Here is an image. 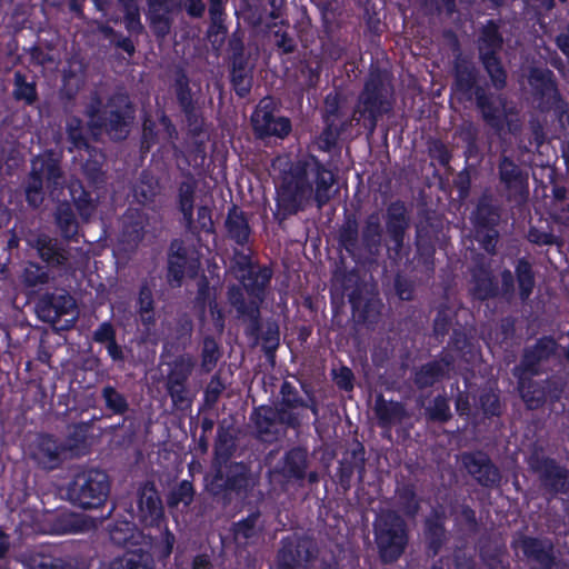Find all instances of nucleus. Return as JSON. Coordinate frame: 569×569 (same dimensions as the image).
I'll return each instance as SVG.
<instances>
[{
    "instance_id": "nucleus-57",
    "label": "nucleus",
    "mask_w": 569,
    "mask_h": 569,
    "mask_svg": "<svg viewBox=\"0 0 569 569\" xmlns=\"http://www.w3.org/2000/svg\"><path fill=\"white\" fill-rule=\"evenodd\" d=\"M210 311L214 321V327L217 330L221 331L223 329V315L220 309H218L217 305L210 306Z\"/></svg>"
},
{
    "instance_id": "nucleus-63",
    "label": "nucleus",
    "mask_w": 569,
    "mask_h": 569,
    "mask_svg": "<svg viewBox=\"0 0 569 569\" xmlns=\"http://www.w3.org/2000/svg\"><path fill=\"white\" fill-rule=\"evenodd\" d=\"M199 220L201 222V226L203 228H207L210 226V217H209V210L206 207H201L198 210Z\"/></svg>"
},
{
    "instance_id": "nucleus-47",
    "label": "nucleus",
    "mask_w": 569,
    "mask_h": 569,
    "mask_svg": "<svg viewBox=\"0 0 569 569\" xmlns=\"http://www.w3.org/2000/svg\"><path fill=\"white\" fill-rule=\"evenodd\" d=\"M114 330L109 322H103L94 332V340L101 343H109L114 340Z\"/></svg>"
},
{
    "instance_id": "nucleus-48",
    "label": "nucleus",
    "mask_w": 569,
    "mask_h": 569,
    "mask_svg": "<svg viewBox=\"0 0 569 569\" xmlns=\"http://www.w3.org/2000/svg\"><path fill=\"white\" fill-rule=\"evenodd\" d=\"M529 240L533 243H538V244H553V243H557V238L551 234V233H547V232H542V231H539L537 229H531L529 231Z\"/></svg>"
},
{
    "instance_id": "nucleus-8",
    "label": "nucleus",
    "mask_w": 569,
    "mask_h": 569,
    "mask_svg": "<svg viewBox=\"0 0 569 569\" xmlns=\"http://www.w3.org/2000/svg\"><path fill=\"white\" fill-rule=\"evenodd\" d=\"M501 41L496 24L489 22L482 30L479 50L485 68L497 87H501L506 79L505 71L495 57L497 50L500 49Z\"/></svg>"
},
{
    "instance_id": "nucleus-16",
    "label": "nucleus",
    "mask_w": 569,
    "mask_h": 569,
    "mask_svg": "<svg viewBox=\"0 0 569 569\" xmlns=\"http://www.w3.org/2000/svg\"><path fill=\"white\" fill-rule=\"evenodd\" d=\"M236 266L238 267L236 271L237 278L253 295H258L270 280V271L268 269L260 270L254 267L246 254L237 258Z\"/></svg>"
},
{
    "instance_id": "nucleus-54",
    "label": "nucleus",
    "mask_w": 569,
    "mask_h": 569,
    "mask_svg": "<svg viewBox=\"0 0 569 569\" xmlns=\"http://www.w3.org/2000/svg\"><path fill=\"white\" fill-rule=\"evenodd\" d=\"M127 26L130 30L137 31L140 29L139 16L133 8L128 9Z\"/></svg>"
},
{
    "instance_id": "nucleus-6",
    "label": "nucleus",
    "mask_w": 569,
    "mask_h": 569,
    "mask_svg": "<svg viewBox=\"0 0 569 569\" xmlns=\"http://www.w3.org/2000/svg\"><path fill=\"white\" fill-rule=\"evenodd\" d=\"M100 106L101 102L99 100H94L87 110L92 136H97L98 132L96 130L104 127L113 139L124 138L128 133L127 127L129 120L132 118L131 108L127 97L119 96L112 99L108 110L111 118L108 122H106L104 118L100 116ZM104 113H107V111H104Z\"/></svg>"
},
{
    "instance_id": "nucleus-52",
    "label": "nucleus",
    "mask_w": 569,
    "mask_h": 569,
    "mask_svg": "<svg viewBox=\"0 0 569 569\" xmlns=\"http://www.w3.org/2000/svg\"><path fill=\"white\" fill-rule=\"evenodd\" d=\"M152 303L151 292L148 289H142L139 297V311H151Z\"/></svg>"
},
{
    "instance_id": "nucleus-35",
    "label": "nucleus",
    "mask_w": 569,
    "mask_h": 569,
    "mask_svg": "<svg viewBox=\"0 0 569 569\" xmlns=\"http://www.w3.org/2000/svg\"><path fill=\"white\" fill-rule=\"evenodd\" d=\"M194 188L190 182L181 184L179 190L180 210L188 223L192 220Z\"/></svg>"
},
{
    "instance_id": "nucleus-34",
    "label": "nucleus",
    "mask_w": 569,
    "mask_h": 569,
    "mask_svg": "<svg viewBox=\"0 0 569 569\" xmlns=\"http://www.w3.org/2000/svg\"><path fill=\"white\" fill-rule=\"evenodd\" d=\"M13 93L17 99L24 100L28 103H32L37 97L34 83L27 81V78L20 72L14 74Z\"/></svg>"
},
{
    "instance_id": "nucleus-11",
    "label": "nucleus",
    "mask_w": 569,
    "mask_h": 569,
    "mask_svg": "<svg viewBox=\"0 0 569 569\" xmlns=\"http://www.w3.org/2000/svg\"><path fill=\"white\" fill-rule=\"evenodd\" d=\"M199 260L189 256L186 248L178 241L172 242L168 260V280L172 287L181 284L184 276H196Z\"/></svg>"
},
{
    "instance_id": "nucleus-53",
    "label": "nucleus",
    "mask_w": 569,
    "mask_h": 569,
    "mask_svg": "<svg viewBox=\"0 0 569 569\" xmlns=\"http://www.w3.org/2000/svg\"><path fill=\"white\" fill-rule=\"evenodd\" d=\"M449 406L443 399H439L436 401L435 409L432 411V417L445 420L448 417Z\"/></svg>"
},
{
    "instance_id": "nucleus-38",
    "label": "nucleus",
    "mask_w": 569,
    "mask_h": 569,
    "mask_svg": "<svg viewBox=\"0 0 569 569\" xmlns=\"http://www.w3.org/2000/svg\"><path fill=\"white\" fill-rule=\"evenodd\" d=\"M21 562L24 569H57L50 556L38 552L26 553Z\"/></svg>"
},
{
    "instance_id": "nucleus-17",
    "label": "nucleus",
    "mask_w": 569,
    "mask_h": 569,
    "mask_svg": "<svg viewBox=\"0 0 569 569\" xmlns=\"http://www.w3.org/2000/svg\"><path fill=\"white\" fill-rule=\"evenodd\" d=\"M462 465L477 481L485 486H491L499 481L498 470L490 463L483 453H470L462 456Z\"/></svg>"
},
{
    "instance_id": "nucleus-15",
    "label": "nucleus",
    "mask_w": 569,
    "mask_h": 569,
    "mask_svg": "<svg viewBox=\"0 0 569 569\" xmlns=\"http://www.w3.org/2000/svg\"><path fill=\"white\" fill-rule=\"evenodd\" d=\"M194 366L190 356L183 355L179 357L168 376V390L174 403L183 406L188 399L186 397L184 382Z\"/></svg>"
},
{
    "instance_id": "nucleus-64",
    "label": "nucleus",
    "mask_w": 569,
    "mask_h": 569,
    "mask_svg": "<svg viewBox=\"0 0 569 569\" xmlns=\"http://www.w3.org/2000/svg\"><path fill=\"white\" fill-rule=\"evenodd\" d=\"M557 44L565 54L569 56V38L568 37H566V36L558 37Z\"/></svg>"
},
{
    "instance_id": "nucleus-31",
    "label": "nucleus",
    "mask_w": 569,
    "mask_h": 569,
    "mask_svg": "<svg viewBox=\"0 0 569 569\" xmlns=\"http://www.w3.org/2000/svg\"><path fill=\"white\" fill-rule=\"evenodd\" d=\"M376 412L382 423L390 425L401 419L403 409L398 402L379 400L376 405Z\"/></svg>"
},
{
    "instance_id": "nucleus-39",
    "label": "nucleus",
    "mask_w": 569,
    "mask_h": 569,
    "mask_svg": "<svg viewBox=\"0 0 569 569\" xmlns=\"http://www.w3.org/2000/svg\"><path fill=\"white\" fill-rule=\"evenodd\" d=\"M456 78V89L468 94L475 82L473 69L469 66L457 64Z\"/></svg>"
},
{
    "instance_id": "nucleus-60",
    "label": "nucleus",
    "mask_w": 569,
    "mask_h": 569,
    "mask_svg": "<svg viewBox=\"0 0 569 569\" xmlns=\"http://www.w3.org/2000/svg\"><path fill=\"white\" fill-rule=\"evenodd\" d=\"M173 543H174V537L172 533H170L169 531L166 532L164 535V549L162 551V555L163 557H168L171 551H172V548H173Z\"/></svg>"
},
{
    "instance_id": "nucleus-7",
    "label": "nucleus",
    "mask_w": 569,
    "mask_h": 569,
    "mask_svg": "<svg viewBox=\"0 0 569 569\" xmlns=\"http://www.w3.org/2000/svg\"><path fill=\"white\" fill-rule=\"evenodd\" d=\"M254 485L248 468L243 463H228L217 455V470L212 478H207V489L213 495L222 490L241 491Z\"/></svg>"
},
{
    "instance_id": "nucleus-19",
    "label": "nucleus",
    "mask_w": 569,
    "mask_h": 569,
    "mask_svg": "<svg viewBox=\"0 0 569 569\" xmlns=\"http://www.w3.org/2000/svg\"><path fill=\"white\" fill-rule=\"evenodd\" d=\"M482 213L483 209L479 208L477 212V229L475 237L481 243L486 251L491 252L495 249L497 241V231L492 228L496 218L492 214L488 222L482 223L480 221V217L482 216Z\"/></svg>"
},
{
    "instance_id": "nucleus-9",
    "label": "nucleus",
    "mask_w": 569,
    "mask_h": 569,
    "mask_svg": "<svg viewBox=\"0 0 569 569\" xmlns=\"http://www.w3.org/2000/svg\"><path fill=\"white\" fill-rule=\"evenodd\" d=\"M270 106L271 101L266 99L259 103L251 117L253 129L259 137L283 138L291 130L290 121L284 117H276Z\"/></svg>"
},
{
    "instance_id": "nucleus-32",
    "label": "nucleus",
    "mask_w": 569,
    "mask_h": 569,
    "mask_svg": "<svg viewBox=\"0 0 569 569\" xmlns=\"http://www.w3.org/2000/svg\"><path fill=\"white\" fill-rule=\"evenodd\" d=\"M445 366L448 367L449 363L432 362L423 366L416 375L417 383L421 387L432 385L439 377L445 375Z\"/></svg>"
},
{
    "instance_id": "nucleus-50",
    "label": "nucleus",
    "mask_w": 569,
    "mask_h": 569,
    "mask_svg": "<svg viewBox=\"0 0 569 569\" xmlns=\"http://www.w3.org/2000/svg\"><path fill=\"white\" fill-rule=\"evenodd\" d=\"M481 406L486 413L496 415L498 412V397L495 393L482 396Z\"/></svg>"
},
{
    "instance_id": "nucleus-43",
    "label": "nucleus",
    "mask_w": 569,
    "mask_h": 569,
    "mask_svg": "<svg viewBox=\"0 0 569 569\" xmlns=\"http://www.w3.org/2000/svg\"><path fill=\"white\" fill-rule=\"evenodd\" d=\"M157 188L158 184L152 178L147 180L143 179L136 186L133 196L138 202L146 203L156 194Z\"/></svg>"
},
{
    "instance_id": "nucleus-13",
    "label": "nucleus",
    "mask_w": 569,
    "mask_h": 569,
    "mask_svg": "<svg viewBox=\"0 0 569 569\" xmlns=\"http://www.w3.org/2000/svg\"><path fill=\"white\" fill-rule=\"evenodd\" d=\"M389 107L386 97L382 93L380 87V80L372 77L365 87L363 93L360 97L358 106V112L361 116H367L370 120L371 126L376 123V119L379 114L387 111Z\"/></svg>"
},
{
    "instance_id": "nucleus-30",
    "label": "nucleus",
    "mask_w": 569,
    "mask_h": 569,
    "mask_svg": "<svg viewBox=\"0 0 569 569\" xmlns=\"http://www.w3.org/2000/svg\"><path fill=\"white\" fill-rule=\"evenodd\" d=\"M519 390L523 401L530 409L537 408L545 399V391L531 381H527L526 378H520Z\"/></svg>"
},
{
    "instance_id": "nucleus-3",
    "label": "nucleus",
    "mask_w": 569,
    "mask_h": 569,
    "mask_svg": "<svg viewBox=\"0 0 569 569\" xmlns=\"http://www.w3.org/2000/svg\"><path fill=\"white\" fill-rule=\"evenodd\" d=\"M44 187L52 197H56V191L63 187L59 161L52 154L39 156L32 161L26 187V197L30 206L38 207L42 203Z\"/></svg>"
},
{
    "instance_id": "nucleus-24",
    "label": "nucleus",
    "mask_w": 569,
    "mask_h": 569,
    "mask_svg": "<svg viewBox=\"0 0 569 569\" xmlns=\"http://www.w3.org/2000/svg\"><path fill=\"white\" fill-rule=\"evenodd\" d=\"M227 228L229 234L241 243L249 237V227L242 212L233 208L227 218Z\"/></svg>"
},
{
    "instance_id": "nucleus-62",
    "label": "nucleus",
    "mask_w": 569,
    "mask_h": 569,
    "mask_svg": "<svg viewBox=\"0 0 569 569\" xmlns=\"http://www.w3.org/2000/svg\"><path fill=\"white\" fill-rule=\"evenodd\" d=\"M10 547L9 537L0 531V558H3Z\"/></svg>"
},
{
    "instance_id": "nucleus-23",
    "label": "nucleus",
    "mask_w": 569,
    "mask_h": 569,
    "mask_svg": "<svg viewBox=\"0 0 569 569\" xmlns=\"http://www.w3.org/2000/svg\"><path fill=\"white\" fill-rule=\"evenodd\" d=\"M523 552L541 562L543 566H550L552 561V548L549 543L537 539H526L522 543Z\"/></svg>"
},
{
    "instance_id": "nucleus-21",
    "label": "nucleus",
    "mask_w": 569,
    "mask_h": 569,
    "mask_svg": "<svg viewBox=\"0 0 569 569\" xmlns=\"http://www.w3.org/2000/svg\"><path fill=\"white\" fill-rule=\"evenodd\" d=\"M548 486L553 490H560L566 483L565 471L552 460H543L536 467Z\"/></svg>"
},
{
    "instance_id": "nucleus-1",
    "label": "nucleus",
    "mask_w": 569,
    "mask_h": 569,
    "mask_svg": "<svg viewBox=\"0 0 569 569\" xmlns=\"http://www.w3.org/2000/svg\"><path fill=\"white\" fill-rule=\"evenodd\" d=\"M288 157H278L272 162L273 171L282 173L277 186V206L283 214L305 209L315 198L319 208L326 204L333 193L335 177L315 158L299 161L287 172Z\"/></svg>"
},
{
    "instance_id": "nucleus-45",
    "label": "nucleus",
    "mask_w": 569,
    "mask_h": 569,
    "mask_svg": "<svg viewBox=\"0 0 569 569\" xmlns=\"http://www.w3.org/2000/svg\"><path fill=\"white\" fill-rule=\"evenodd\" d=\"M258 520L257 515L249 516L246 520L240 521L236 525L234 535L237 539H248L252 537L254 532V526Z\"/></svg>"
},
{
    "instance_id": "nucleus-5",
    "label": "nucleus",
    "mask_w": 569,
    "mask_h": 569,
    "mask_svg": "<svg viewBox=\"0 0 569 569\" xmlns=\"http://www.w3.org/2000/svg\"><path fill=\"white\" fill-rule=\"evenodd\" d=\"M376 542L383 561L400 557L407 543L405 523L395 512H382L375 523Z\"/></svg>"
},
{
    "instance_id": "nucleus-37",
    "label": "nucleus",
    "mask_w": 569,
    "mask_h": 569,
    "mask_svg": "<svg viewBox=\"0 0 569 569\" xmlns=\"http://www.w3.org/2000/svg\"><path fill=\"white\" fill-rule=\"evenodd\" d=\"M102 397L107 408L114 413H123L128 408L124 397L112 387H104L102 390Z\"/></svg>"
},
{
    "instance_id": "nucleus-12",
    "label": "nucleus",
    "mask_w": 569,
    "mask_h": 569,
    "mask_svg": "<svg viewBox=\"0 0 569 569\" xmlns=\"http://www.w3.org/2000/svg\"><path fill=\"white\" fill-rule=\"evenodd\" d=\"M73 455L70 447L59 445L48 436L38 437L31 447L32 458L43 468L53 469L67 457Z\"/></svg>"
},
{
    "instance_id": "nucleus-14",
    "label": "nucleus",
    "mask_w": 569,
    "mask_h": 569,
    "mask_svg": "<svg viewBox=\"0 0 569 569\" xmlns=\"http://www.w3.org/2000/svg\"><path fill=\"white\" fill-rule=\"evenodd\" d=\"M137 518L146 526H158L163 518V507L153 485H144L138 498Z\"/></svg>"
},
{
    "instance_id": "nucleus-26",
    "label": "nucleus",
    "mask_w": 569,
    "mask_h": 569,
    "mask_svg": "<svg viewBox=\"0 0 569 569\" xmlns=\"http://www.w3.org/2000/svg\"><path fill=\"white\" fill-rule=\"evenodd\" d=\"M307 452L302 449L289 451L284 459L283 472L287 476L302 478L306 469Z\"/></svg>"
},
{
    "instance_id": "nucleus-29",
    "label": "nucleus",
    "mask_w": 569,
    "mask_h": 569,
    "mask_svg": "<svg viewBox=\"0 0 569 569\" xmlns=\"http://www.w3.org/2000/svg\"><path fill=\"white\" fill-rule=\"evenodd\" d=\"M57 223L66 238H72L78 231V224L68 203L59 206Z\"/></svg>"
},
{
    "instance_id": "nucleus-59",
    "label": "nucleus",
    "mask_w": 569,
    "mask_h": 569,
    "mask_svg": "<svg viewBox=\"0 0 569 569\" xmlns=\"http://www.w3.org/2000/svg\"><path fill=\"white\" fill-rule=\"evenodd\" d=\"M192 569H213V567L206 556H198L193 560Z\"/></svg>"
},
{
    "instance_id": "nucleus-4",
    "label": "nucleus",
    "mask_w": 569,
    "mask_h": 569,
    "mask_svg": "<svg viewBox=\"0 0 569 569\" xmlns=\"http://www.w3.org/2000/svg\"><path fill=\"white\" fill-rule=\"evenodd\" d=\"M110 485L106 472L88 469L78 472L68 487L69 499L81 508H98L104 503Z\"/></svg>"
},
{
    "instance_id": "nucleus-20",
    "label": "nucleus",
    "mask_w": 569,
    "mask_h": 569,
    "mask_svg": "<svg viewBox=\"0 0 569 569\" xmlns=\"http://www.w3.org/2000/svg\"><path fill=\"white\" fill-rule=\"evenodd\" d=\"M36 247L41 259L51 264H62L67 260L64 251L57 248L56 242L48 236H40Z\"/></svg>"
},
{
    "instance_id": "nucleus-51",
    "label": "nucleus",
    "mask_w": 569,
    "mask_h": 569,
    "mask_svg": "<svg viewBox=\"0 0 569 569\" xmlns=\"http://www.w3.org/2000/svg\"><path fill=\"white\" fill-rule=\"evenodd\" d=\"M209 13L214 26L221 28L223 17V3L210 4Z\"/></svg>"
},
{
    "instance_id": "nucleus-56",
    "label": "nucleus",
    "mask_w": 569,
    "mask_h": 569,
    "mask_svg": "<svg viewBox=\"0 0 569 569\" xmlns=\"http://www.w3.org/2000/svg\"><path fill=\"white\" fill-rule=\"evenodd\" d=\"M108 355L112 358V360H121L123 358L122 349L117 345L116 340L107 343Z\"/></svg>"
},
{
    "instance_id": "nucleus-27",
    "label": "nucleus",
    "mask_w": 569,
    "mask_h": 569,
    "mask_svg": "<svg viewBox=\"0 0 569 569\" xmlns=\"http://www.w3.org/2000/svg\"><path fill=\"white\" fill-rule=\"evenodd\" d=\"M556 350V342L550 338H543L539 340L532 351H529L525 356V365L527 370H533L535 361H539L543 358H547L549 355L553 353Z\"/></svg>"
},
{
    "instance_id": "nucleus-44",
    "label": "nucleus",
    "mask_w": 569,
    "mask_h": 569,
    "mask_svg": "<svg viewBox=\"0 0 569 569\" xmlns=\"http://www.w3.org/2000/svg\"><path fill=\"white\" fill-rule=\"evenodd\" d=\"M475 282L473 291L479 299H486L493 295L495 286L487 273L482 272L480 276H475Z\"/></svg>"
},
{
    "instance_id": "nucleus-36",
    "label": "nucleus",
    "mask_w": 569,
    "mask_h": 569,
    "mask_svg": "<svg viewBox=\"0 0 569 569\" xmlns=\"http://www.w3.org/2000/svg\"><path fill=\"white\" fill-rule=\"evenodd\" d=\"M500 177L508 188H520L522 186L517 166L508 159H503L500 163Z\"/></svg>"
},
{
    "instance_id": "nucleus-28",
    "label": "nucleus",
    "mask_w": 569,
    "mask_h": 569,
    "mask_svg": "<svg viewBox=\"0 0 569 569\" xmlns=\"http://www.w3.org/2000/svg\"><path fill=\"white\" fill-rule=\"evenodd\" d=\"M194 490L192 483L183 480L169 493L168 505L169 507H178L179 505L188 507L192 502Z\"/></svg>"
},
{
    "instance_id": "nucleus-18",
    "label": "nucleus",
    "mask_w": 569,
    "mask_h": 569,
    "mask_svg": "<svg viewBox=\"0 0 569 569\" xmlns=\"http://www.w3.org/2000/svg\"><path fill=\"white\" fill-rule=\"evenodd\" d=\"M154 561L144 542L137 549L128 550L122 557L111 561L107 569H153Z\"/></svg>"
},
{
    "instance_id": "nucleus-46",
    "label": "nucleus",
    "mask_w": 569,
    "mask_h": 569,
    "mask_svg": "<svg viewBox=\"0 0 569 569\" xmlns=\"http://www.w3.org/2000/svg\"><path fill=\"white\" fill-rule=\"evenodd\" d=\"M76 192L77 191L71 190L72 198L76 201L80 214L83 218H89L93 211L92 202L88 199V196L84 191H81V194L78 198L76 197Z\"/></svg>"
},
{
    "instance_id": "nucleus-2",
    "label": "nucleus",
    "mask_w": 569,
    "mask_h": 569,
    "mask_svg": "<svg viewBox=\"0 0 569 569\" xmlns=\"http://www.w3.org/2000/svg\"><path fill=\"white\" fill-rule=\"evenodd\" d=\"M282 402L279 408L260 407L253 413V419L260 435H270L277 431L278 421L288 426H296L305 417L307 407L300 402L293 388L284 382L281 387Z\"/></svg>"
},
{
    "instance_id": "nucleus-58",
    "label": "nucleus",
    "mask_w": 569,
    "mask_h": 569,
    "mask_svg": "<svg viewBox=\"0 0 569 569\" xmlns=\"http://www.w3.org/2000/svg\"><path fill=\"white\" fill-rule=\"evenodd\" d=\"M428 533L431 538V545L433 546L439 540V538L442 536V528L438 523H435V525L429 523L428 525Z\"/></svg>"
},
{
    "instance_id": "nucleus-42",
    "label": "nucleus",
    "mask_w": 569,
    "mask_h": 569,
    "mask_svg": "<svg viewBox=\"0 0 569 569\" xmlns=\"http://www.w3.org/2000/svg\"><path fill=\"white\" fill-rule=\"evenodd\" d=\"M218 346L214 340L206 339L203 342L202 350V368L204 371L209 372L213 369L218 360Z\"/></svg>"
},
{
    "instance_id": "nucleus-49",
    "label": "nucleus",
    "mask_w": 569,
    "mask_h": 569,
    "mask_svg": "<svg viewBox=\"0 0 569 569\" xmlns=\"http://www.w3.org/2000/svg\"><path fill=\"white\" fill-rule=\"evenodd\" d=\"M336 383L345 389L350 390L352 388V372L350 369L343 367L340 368L335 376Z\"/></svg>"
},
{
    "instance_id": "nucleus-40",
    "label": "nucleus",
    "mask_w": 569,
    "mask_h": 569,
    "mask_svg": "<svg viewBox=\"0 0 569 569\" xmlns=\"http://www.w3.org/2000/svg\"><path fill=\"white\" fill-rule=\"evenodd\" d=\"M517 276L520 293L521 297L525 299L529 297L533 288V278L530 266L527 262L520 261L517 266Z\"/></svg>"
},
{
    "instance_id": "nucleus-33",
    "label": "nucleus",
    "mask_w": 569,
    "mask_h": 569,
    "mask_svg": "<svg viewBox=\"0 0 569 569\" xmlns=\"http://www.w3.org/2000/svg\"><path fill=\"white\" fill-rule=\"evenodd\" d=\"M88 130L89 129L84 128L81 124V121L78 118L72 117V118H69L67 121V133H68L69 140L71 141V143L73 144L74 148H78V149L86 148L87 152H88V150H87L88 143H87V139H86V133L88 132Z\"/></svg>"
},
{
    "instance_id": "nucleus-22",
    "label": "nucleus",
    "mask_w": 569,
    "mask_h": 569,
    "mask_svg": "<svg viewBox=\"0 0 569 569\" xmlns=\"http://www.w3.org/2000/svg\"><path fill=\"white\" fill-rule=\"evenodd\" d=\"M529 83L532 89L543 96H555V83L552 81V73L547 69H532L529 76Z\"/></svg>"
},
{
    "instance_id": "nucleus-25",
    "label": "nucleus",
    "mask_w": 569,
    "mask_h": 569,
    "mask_svg": "<svg viewBox=\"0 0 569 569\" xmlns=\"http://www.w3.org/2000/svg\"><path fill=\"white\" fill-rule=\"evenodd\" d=\"M110 538L117 545H136L141 533L129 522H119L110 529Z\"/></svg>"
},
{
    "instance_id": "nucleus-10",
    "label": "nucleus",
    "mask_w": 569,
    "mask_h": 569,
    "mask_svg": "<svg viewBox=\"0 0 569 569\" xmlns=\"http://www.w3.org/2000/svg\"><path fill=\"white\" fill-rule=\"evenodd\" d=\"M478 104L485 120L495 129L501 131L506 127L509 131L517 128L516 116L511 107L500 96L478 97Z\"/></svg>"
},
{
    "instance_id": "nucleus-55",
    "label": "nucleus",
    "mask_w": 569,
    "mask_h": 569,
    "mask_svg": "<svg viewBox=\"0 0 569 569\" xmlns=\"http://www.w3.org/2000/svg\"><path fill=\"white\" fill-rule=\"evenodd\" d=\"M187 10L189 14L200 17L204 11V4L202 0H189Z\"/></svg>"
},
{
    "instance_id": "nucleus-61",
    "label": "nucleus",
    "mask_w": 569,
    "mask_h": 569,
    "mask_svg": "<svg viewBox=\"0 0 569 569\" xmlns=\"http://www.w3.org/2000/svg\"><path fill=\"white\" fill-rule=\"evenodd\" d=\"M178 97L184 110L188 111L191 106V98L189 92L186 91L183 88H180Z\"/></svg>"
},
{
    "instance_id": "nucleus-41",
    "label": "nucleus",
    "mask_w": 569,
    "mask_h": 569,
    "mask_svg": "<svg viewBox=\"0 0 569 569\" xmlns=\"http://www.w3.org/2000/svg\"><path fill=\"white\" fill-rule=\"evenodd\" d=\"M23 282L29 287H36L38 284H43L48 282L49 276L48 273L34 263H29L22 273Z\"/></svg>"
}]
</instances>
